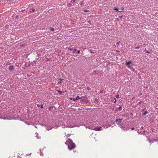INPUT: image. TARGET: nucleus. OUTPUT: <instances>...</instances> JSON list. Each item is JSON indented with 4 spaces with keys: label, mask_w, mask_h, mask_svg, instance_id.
<instances>
[{
    "label": "nucleus",
    "mask_w": 158,
    "mask_h": 158,
    "mask_svg": "<svg viewBox=\"0 0 158 158\" xmlns=\"http://www.w3.org/2000/svg\"><path fill=\"white\" fill-rule=\"evenodd\" d=\"M65 144L68 145V148L70 150L73 149L76 146L72 140L69 139L67 140Z\"/></svg>",
    "instance_id": "nucleus-1"
},
{
    "label": "nucleus",
    "mask_w": 158,
    "mask_h": 158,
    "mask_svg": "<svg viewBox=\"0 0 158 158\" xmlns=\"http://www.w3.org/2000/svg\"><path fill=\"white\" fill-rule=\"evenodd\" d=\"M82 97L81 98H80L79 96H77L75 98H71V100H73L74 101H75L76 100H77L78 99H81V100Z\"/></svg>",
    "instance_id": "nucleus-2"
},
{
    "label": "nucleus",
    "mask_w": 158,
    "mask_h": 158,
    "mask_svg": "<svg viewBox=\"0 0 158 158\" xmlns=\"http://www.w3.org/2000/svg\"><path fill=\"white\" fill-rule=\"evenodd\" d=\"M94 130L96 131H100L102 130V127H101L94 128Z\"/></svg>",
    "instance_id": "nucleus-3"
},
{
    "label": "nucleus",
    "mask_w": 158,
    "mask_h": 158,
    "mask_svg": "<svg viewBox=\"0 0 158 158\" xmlns=\"http://www.w3.org/2000/svg\"><path fill=\"white\" fill-rule=\"evenodd\" d=\"M121 129H123L124 131H126L129 129V128L127 127H123L122 126L121 127Z\"/></svg>",
    "instance_id": "nucleus-4"
},
{
    "label": "nucleus",
    "mask_w": 158,
    "mask_h": 158,
    "mask_svg": "<svg viewBox=\"0 0 158 158\" xmlns=\"http://www.w3.org/2000/svg\"><path fill=\"white\" fill-rule=\"evenodd\" d=\"M121 120L122 119H116L115 120V122L118 124L119 125L121 123Z\"/></svg>",
    "instance_id": "nucleus-5"
},
{
    "label": "nucleus",
    "mask_w": 158,
    "mask_h": 158,
    "mask_svg": "<svg viewBox=\"0 0 158 158\" xmlns=\"http://www.w3.org/2000/svg\"><path fill=\"white\" fill-rule=\"evenodd\" d=\"M14 68V66L13 65H10L9 66V69L10 71H12L13 69Z\"/></svg>",
    "instance_id": "nucleus-6"
},
{
    "label": "nucleus",
    "mask_w": 158,
    "mask_h": 158,
    "mask_svg": "<svg viewBox=\"0 0 158 158\" xmlns=\"http://www.w3.org/2000/svg\"><path fill=\"white\" fill-rule=\"evenodd\" d=\"M131 60H130L129 61H126V65H128V64H131Z\"/></svg>",
    "instance_id": "nucleus-7"
},
{
    "label": "nucleus",
    "mask_w": 158,
    "mask_h": 158,
    "mask_svg": "<svg viewBox=\"0 0 158 158\" xmlns=\"http://www.w3.org/2000/svg\"><path fill=\"white\" fill-rule=\"evenodd\" d=\"M126 65L127 66V67L130 69H133L131 67V65L130 64H128V65Z\"/></svg>",
    "instance_id": "nucleus-8"
},
{
    "label": "nucleus",
    "mask_w": 158,
    "mask_h": 158,
    "mask_svg": "<svg viewBox=\"0 0 158 158\" xmlns=\"http://www.w3.org/2000/svg\"><path fill=\"white\" fill-rule=\"evenodd\" d=\"M37 105L38 107H40L41 109H43L44 108L43 105L37 104Z\"/></svg>",
    "instance_id": "nucleus-9"
},
{
    "label": "nucleus",
    "mask_w": 158,
    "mask_h": 158,
    "mask_svg": "<svg viewBox=\"0 0 158 158\" xmlns=\"http://www.w3.org/2000/svg\"><path fill=\"white\" fill-rule=\"evenodd\" d=\"M35 9H32L30 10L29 12L30 13H31L32 12H34L35 11Z\"/></svg>",
    "instance_id": "nucleus-10"
},
{
    "label": "nucleus",
    "mask_w": 158,
    "mask_h": 158,
    "mask_svg": "<svg viewBox=\"0 0 158 158\" xmlns=\"http://www.w3.org/2000/svg\"><path fill=\"white\" fill-rule=\"evenodd\" d=\"M114 10H116V12H122V11H118V8H114Z\"/></svg>",
    "instance_id": "nucleus-11"
},
{
    "label": "nucleus",
    "mask_w": 158,
    "mask_h": 158,
    "mask_svg": "<svg viewBox=\"0 0 158 158\" xmlns=\"http://www.w3.org/2000/svg\"><path fill=\"white\" fill-rule=\"evenodd\" d=\"M52 129V127H49L46 128V130L48 131H49L50 130H51Z\"/></svg>",
    "instance_id": "nucleus-12"
},
{
    "label": "nucleus",
    "mask_w": 158,
    "mask_h": 158,
    "mask_svg": "<svg viewBox=\"0 0 158 158\" xmlns=\"http://www.w3.org/2000/svg\"><path fill=\"white\" fill-rule=\"evenodd\" d=\"M117 109H118L119 111H121L122 109V108L121 106H119L117 108Z\"/></svg>",
    "instance_id": "nucleus-13"
},
{
    "label": "nucleus",
    "mask_w": 158,
    "mask_h": 158,
    "mask_svg": "<svg viewBox=\"0 0 158 158\" xmlns=\"http://www.w3.org/2000/svg\"><path fill=\"white\" fill-rule=\"evenodd\" d=\"M147 112L146 111H145L144 113H143L142 114V115H146L147 114Z\"/></svg>",
    "instance_id": "nucleus-14"
},
{
    "label": "nucleus",
    "mask_w": 158,
    "mask_h": 158,
    "mask_svg": "<svg viewBox=\"0 0 158 158\" xmlns=\"http://www.w3.org/2000/svg\"><path fill=\"white\" fill-rule=\"evenodd\" d=\"M75 1V0H72L71 1V2L72 3H73Z\"/></svg>",
    "instance_id": "nucleus-15"
},
{
    "label": "nucleus",
    "mask_w": 158,
    "mask_h": 158,
    "mask_svg": "<svg viewBox=\"0 0 158 158\" xmlns=\"http://www.w3.org/2000/svg\"><path fill=\"white\" fill-rule=\"evenodd\" d=\"M49 29H50V30H51V31H53L54 30V28L51 27V28H50Z\"/></svg>",
    "instance_id": "nucleus-16"
},
{
    "label": "nucleus",
    "mask_w": 158,
    "mask_h": 158,
    "mask_svg": "<svg viewBox=\"0 0 158 158\" xmlns=\"http://www.w3.org/2000/svg\"><path fill=\"white\" fill-rule=\"evenodd\" d=\"M84 11L85 12V13H86V12H89V10H84Z\"/></svg>",
    "instance_id": "nucleus-17"
},
{
    "label": "nucleus",
    "mask_w": 158,
    "mask_h": 158,
    "mask_svg": "<svg viewBox=\"0 0 158 158\" xmlns=\"http://www.w3.org/2000/svg\"><path fill=\"white\" fill-rule=\"evenodd\" d=\"M140 48V47H135V49H139V48Z\"/></svg>",
    "instance_id": "nucleus-18"
},
{
    "label": "nucleus",
    "mask_w": 158,
    "mask_h": 158,
    "mask_svg": "<svg viewBox=\"0 0 158 158\" xmlns=\"http://www.w3.org/2000/svg\"><path fill=\"white\" fill-rule=\"evenodd\" d=\"M120 41H119V42H118L116 44L117 45H119V44H120Z\"/></svg>",
    "instance_id": "nucleus-19"
},
{
    "label": "nucleus",
    "mask_w": 158,
    "mask_h": 158,
    "mask_svg": "<svg viewBox=\"0 0 158 158\" xmlns=\"http://www.w3.org/2000/svg\"><path fill=\"white\" fill-rule=\"evenodd\" d=\"M36 136L37 139H39L40 138V137H39L38 135H36Z\"/></svg>",
    "instance_id": "nucleus-20"
},
{
    "label": "nucleus",
    "mask_w": 158,
    "mask_h": 158,
    "mask_svg": "<svg viewBox=\"0 0 158 158\" xmlns=\"http://www.w3.org/2000/svg\"><path fill=\"white\" fill-rule=\"evenodd\" d=\"M116 96L117 98H119V95H117Z\"/></svg>",
    "instance_id": "nucleus-21"
},
{
    "label": "nucleus",
    "mask_w": 158,
    "mask_h": 158,
    "mask_svg": "<svg viewBox=\"0 0 158 158\" xmlns=\"http://www.w3.org/2000/svg\"><path fill=\"white\" fill-rule=\"evenodd\" d=\"M87 89L88 90H90V89H90V88L89 87H87Z\"/></svg>",
    "instance_id": "nucleus-22"
},
{
    "label": "nucleus",
    "mask_w": 158,
    "mask_h": 158,
    "mask_svg": "<svg viewBox=\"0 0 158 158\" xmlns=\"http://www.w3.org/2000/svg\"><path fill=\"white\" fill-rule=\"evenodd\" d=\"M114 100H114V103H115L116 102V99L115 98H114Z\"/></svg>",
    "instance_id": "nucleus-23"
},
{
    "label": "nucleus",
    "mask_w": 158,
    "mask_h": 158,
    "mask_svg": "<svg viewBox=\"0 0 158 158\" xmlns=\"http://www.w3.org/2000/svg\"><path fill=\"white\" fill-rule=\"evenodd\" d=\"M114 100H114V103H115L116 102V99L115 98H114Z\"/></svg>",
    "instance_id": "nucleus-24"
},
{
    "label": "nucleus",
    "mask_w": 158,
    "mask_h": 158,
    "mask_svg": "<svg viewBox=\"0 0 158 158\" xmlns=\"http://www.w3.org/2000/svg\"><path fill=\"white\" fill-rule=\"evenodd\" d=\"M80 51L79 50H78V51H77V53L79 54V53H80Z\"/></svg>",
    "instance_id": "nucleus-25"
},
{
    "label": "nucleus",
    "mask_w": 158,
    "mask_h": 158,
    "mask_svg": "<svg viewBox=\"0 0 158 158\" xmlns=\"http://www.w3.org/2000/svg\"><path fill=\"white\" fill-rule=\"evenodd\" d=\"M76 51H77V50L76 49H75L73 52V53H74Z\"/></svg>",
    "instance_id": "nucleus-26"
},
{
    "label": "nucleus",
    "mask_w": 158,
    "mask_h": 158,
    "mask_svg": "<svg viewBox=\"0 0 158 158\" xmlns=\"http://www.w3.org/2000/svg\"><path fill=\"white\" fill-rule=\"evenodd\" d=\"M131 129L132 130H134L135 129V128L134 127H131Z\"/></svg>",
    "instance_id": "nucleus-27"
},
{
    "label": "nucleus",
    "mask_w": 158,
    "mask_h": 158,
    "mask_svg": "<svg viewBox=\"0 0 158 158\" xmlns=\"http://www.w3.org/2000/svg\"><path fill=\"white\" fill-rule=\"evenodd\" d=\"M2 119H8L6 118H2Z\"/></svg>",
    "instance_id": "nucleus-28"
},
{
    "label": "nucleus",
    "mask_w": 158,
    "mask_h": 158,
    "mask_svg": "<svg viewBox=\"0 0 158 158\" xmlns=\"http://www.w3.org/2000/svg\"><path fill=\"white\" fill-rule=\"evenodd\" d=\"M60 82L59 83H60V82L61 81L62 79H60Z\"/></svg>",
    "instance_id": "nucleus-29"
},
{
    "label": "nucleus",
    "mask_w": 158,
    "mask_h": 158,
    "mask_svg": "<svg viewBox=\"0 0 158 158\" xmlns=\"http://www.w3.org/2000/svg\"><path fill=\"white\" fill-rule=\"evenodd\" d=\"M143 127H141V129H143Z\"/></svg>",
    "instance_id": "nucleus-30"
},
{
    "label": "nucleus",
    "mask_w": 158,
    "mask_h": 158,
    "mask_svg": "<svg viewBox=\"0 0 158 158\" xmlns=\"http://www.w3.org/2000/svg\"><path fill=\"white\" fill-rule=\"evenodd\" d=\"M69 50H72V49H71V48H69Z\"/></svg>",
    "instance_id": "nucleus-31"
},
{
    "label": "nucleus",
    "mask_w": 158,
    "mask_h": 158,
    "mask_svg": "<svg viewBox=\"0 0 158 158\" xmlns=\"http://www.w3.org/2000/svg\"><path fill=\"white\" fill-rule=\"evenodd\" d=\"M122 10H123V7H122Z\"/></svg>",
    "instance_id": "nucleus-32"
},
{
    "label": "nucleus",
    "mask_w": 158,
    "mask_h": 158,
    "mask_svg": "<svg viewBox=\"0 0 158 158\" xmlns=\"http://www.w3.org/2000/svg\"><path fill=\"white\" fill-rule=\"evenodd\" d=\"M0 118L1 119H2V118H3L0 117Z\"/></svg>",
    "instance_id": "nucleus-33"
},
{
    "label": "nucleus",
    "mask_w": 158,
    "mask_h": 158,
    "mask_svg": "<svg viewBox=\"0 0 158 158\" xmlns=\"http://www.w3.org/2000/svg\"><path fill=\"white\" fill-rule=\"evenodd\" d=\"M69 5H71V4H70V3H69Z\"/></svg>",
    "instance_id": "nucleus-34"
},
{
    "label": "nucleus",
    "mask_w": 158,
    "mask_h": 158,
    "mask_svg": "<svg viewBox=\"0 0 158 158\" xmlns=\"http://www.w3.org/2000/svg\"><path fill=\"white\" fill-rule=\"evenodd\" d=\"M58 92L60 93L61 92V91H59Z\"/></svg>",
    "instance_id": "nucleus-35"
},
{
    "label": "nucleus",
    "mask_w": 158,
    "mask_h": 158,
    "mask_svg": "<svg viewBox=\"0 0 158 158\" xmlns=\"http://www.w3.org/2000/svg\"><path fill=\"white\" fill-rule=\"evenodd\" d=\"M95 73V71H94L93 73Z\"/></svg>",
    "instance_id": "nucleus-36"
},
{
    "label": "nucleus",
    "mask_w": 158,
    "mask_h": 158,
    "mask_svg": "<svg viewBox=\"0 0 158 158\" xmlns=\"http://www.w3.org/2000/svg\"><path fill=\"white\" fill-rule=\"evenodd\" d=\"M40 151L41 152V150H40Z\"/></svg>",
    "instance_id": "nucleus-37"
},
{
    "label": "nucleus",
    "mask_w": 158,
    "mask_h": 158,
    "mask_svg": "<svg viewBox=\"0 0 158 158\" xmlns=\"http://www.w3.org/2000/svg\"><path fill=\"white\" fill-rule=\"evenodd\" d=\"M40 155H42V154H41H41H40Z\"/></svg>",
    "instance_id": "nucleus-38"
}]
</instances>
